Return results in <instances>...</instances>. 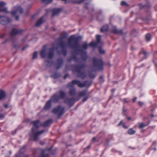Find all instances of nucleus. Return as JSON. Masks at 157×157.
Returning a JSON list of instances; mask_svg holds the SVG:
<instances>
[{
    "label": "nucleus",
    "mask_w": 157,
    "mask_h": 157,
    "mask_svg": "<svg viewBox=\"0 0 157 157\" xmlns=\"http://www.w3.org/2000/svg\"><path fill=\"white\" fill-rule=\"evenodd\" d=\"M6 96L5 92L3 91L0 90V100L4 98Z\"/></svg>",
    "instance_id": "nucleus-17"
},
{
    "label": "nucleus",
    "mask_w": 157,
    "mask_h": 157,
    "mask_svg": "<svg viewBox=\"0 0 157 157\" xmlns=\"http://www.w3.org/2000/svg\"><path fill=\"white\" fill-rule=\"evenodd\" d=\"M97 42H91L89 44L87 45L86 43L84 44L82 46V48L85 49H86L87 48V47L88 46H90L92 47H95L97 45H98V44L99 43L101 40V36L99 35H97L96 36Z\"/></svg>",
    "instance_id": "nucleus-6"
},
{
    "label": "nucleus",
    "mask_w": 157,
    "mask_h": 157,
    "mask_svg": "<svg viewBox=\"0 0 157 157\" xmlns=\"http://www.w3.org/2000/svg\"><path fill=\"white\" fill-rule=\"evenodd\" d=\"M64 78H66L65 76H64Z\"/></svg>",
    "instance_id": "nucleus-47"
},
{
    "label": "nucleus",
    "mask_w": 157,
    "mask_h": 157,
    "mask_svg": "<svg viewBox=\"0 0 157 157\" xmlns=\"http://www.w3.org/2000/svg\"><path fill=\"white\" fill-rule=\"evenodd\" d=\"M143 53L144 55H146L147 54V52L145 51H143V52H142Z\"/></svg>",
    "instance_id": "nucleus-36"
},
{
    "label": "nucleus",
    "mask_w": 157,
    "mask_h": 157,
    "mask_svg": "<svg viewBox=\"0 0 157 157\" xmlns=\"http://www.w3.org/2000/svg\"><path fill=\"white\" fill-rule=\"evenodd\" d=\"M62 10L59 8H55L53 10V15H56L59 13Z\"/></svg>",
    "instance_id": "nucleus-16"
},
{
    "label": "nucleus",
    "mask_w": 157,
    "mask_h": 157,
    "mask_svg": "<svg viewBox=\"0 0 157 157\" xmlns=\"http://www.w3.org/2000/svg\"><path fill=\"white\" fill-rule=\"evenodd\" d=\"M93 63L94 66L97 67H101L103 64V63L101 59H98L95 58L93 59Z\"/></svg>",
    "instance_id": "nucleus-9"
},
{
    "label": "nucleus",
    "mask_w": 157,
    "mask_h": 157,
    "mask_svg": "<svg viewBox=\"0 0 157 157\" xmlns=\"http://www.w3.org/2000/svg\"><path fill=\"white\" fill-rule=\"evenodd\" d=\"M45 4H48L51 2L52 0H41Z\"/></svg>",
    "instance_id": "nucleus-24"
},
{
    "label": "nucleus",
    "mask_w": 157,
    "mask_h": 157,
    "mask_svg": "<svg viewBox=\"0 0 157 157\" xmlns=\"http://www.w3.org/2000/svg\"><path fill=\"white\" fill-rule=\"evenodd\" d=\"M107 29H104V27H103L102 28H101V32H104V31H106L107 30Z\"/></svg>",
    "instance_id": "nucleus-31"
},
{
    "label": "nucleus",
    "mask_w": 157,
    "mask_h": 157,
    "mask_svg": "<svg viewBox=\"0 0 157 157\" xmlns=\"http://www.w3.org/2000/svg\"><path fill=\"white\" fill-rule=\"evenodd\" d=\"M65 95V93L62 91H60L59 93V94H56L52 97L51 98V100H49L46 103L44 107V109H49L51 106V101L56 102H57L60 98H63Z\"/></svg>",
    "instance_id": "nucleus-2"
},
{
    "label": "nucleus",
    "mask_w": 157,
    "mask_h": 157,
    "mask_svg": "<svg viewBox=\"0 0 157 157\" xmlns=\"http://www.w3.org/2000/svg\"><path fill=\"white\" fill-rule=\"evenodd\" d=\"M21 32V30H18L16 29H13L11 33V35L12 36H14L19 33Z\"/></svg>",
    "instance_id": "nucleus-13"
},
{
    "label": "nucleus",
    "mask_w": 157,
    "mask_h": 157,
    "mask_svg": "<svg viewBox=\"0 0 157 157\" xmlns=\"http://www.w3.org/2000/svg\"><path fill=\"white\" fill-rule=\"evenodd\" d=\"M151 116L152 117H154V115L153 114H152L151 115Z\"/></svg>",
    "instance_id": "nucleus-45"
},
{
    "label": "nucleus",
    "mask_w": 157,
    "mask_h": 157,
    "mask_svg": "<svg viewBox=\"0 0 157 157\" xmlns=\"http://www.w3.org/2000/svg\"><path fill=\"white\" fill-rule=\"evenodd\" d=\"M88 83L89 82L88 81L85 82L83 83H81L78 80H73L71 82L69 83L68 85V87L71 88L70 89V94L72 95H74L75 94V89L74 88V85L77 84L79 87H82L87 86Z\"/></svg>",
    "instance_id": "nucleus-1"
},
{
    "label": "nucleus",
    "mask_w": 157,
    "mask_h": 157,
    "mask_svg": "<svg viewBox=\"0 0 157 157\" xmlns=\"http://www.w3.org/2000/svg\"><path fill=\"white\" fill-rule=\"evenodd\" d=\"M33 124V127L32 128V136L33 137L34 140H36L37 139L38 136L43 133L44 131L42 130L40 131L36 132V129L37 128L40 126L42 125L40 121L39 120H37L35 121H33L32 122Z\"/></svg>",
    "instance_id": "nucleus-3"
},
{
    "label": "nucleus",
    "mask_w": 157,
    "mask_h": 157,
    "mask_svg": "<svg viewBox=\"0 0 157 157\" xmlns=\"http://www.w3.org/2000/svg\"><path fill=\"white\" fill-rule=\"evenodd\" d=\"M83 70V67L82 66L79 65L76 67L75 71L78 73L79 76L82 78H84L86 76Z\"/></svg>",
    "instance_id": "nucleus-7"
},
{
    "label": "nucleus",
    "mask_w": 157,
    "mask_h": 157,
    "mask_svg": "<svg viewBox=\"0 0 157 157\" xmlns=\"http://www.w3.org/2000/svg\"><path fill=\"white\" fill-rule=\"evenodd\" d=\"M86 91H83L80 92L79 93V95L80 96H83L86 94Z\"/></svg>",
    "instance_id": "nucleus-21"
},
{
    "label": "nucleus",
    "mask_w": 157,
    "mask_h": 157,
    "mask_svg": "<svg viewBox=\"0 0 157 157\" xmlns=\"http://www.w3.org/2000/svg\"><path fill=\"white\" fill-rule=\"evenodd\" d=\"M151 37V35L149 34H147L146 35V40L149 41L150 40Z\"/></svg>",
    "instance_id": "nucleus-22"
},
{
    "label": "nucleus",
    "mask_w": 157,
    "mask_h": 157,
    "mask_svg": "<svg viewBox=\"0 0 157 157\" xmlns=\"http://www.w3.org/2000/svg\"><path fill=\"white\" fill-rule=\"evenodd\" d=\"M23 12L22 9L19 6H17L13 7L11 12L12 15L15 17V19L17 21L19 19L18 15Z\"/></svg>",
    "instance_id": "nucleus-4"
},
{
    "label": "nucleus",
    "mask_w": 157,
    "mask_h": 157,
    "mask_svg": "<svg viewBox=\"0 0 157 157\" xmlns=\"http://www.w3.org/2000/svg\"><path fill=\"white\" fill-rule=\"evenodd\" d=\"M99 51L100 53L104 54L105 53V51L101 48H99Z\"/></svg>",
    "instance_id": "nucleus-27"
},
{
    "label": "nucleus",
    "mask_w": 157,
    "mask_h": 157,
    "mask_svg": "<svg viewBox=\"0 0 157 157\" xmlns=\"http://www.w3.org/2000/svg\"><path fill=\"white\" fill-rule=\"evenodd\" d=\"M139 104L140 105H143L144 104V103L142 102H141V101H139Z\"/></svg>",
    "instance_id": "nucleus-34"
},
{
    "label": "nucleus",
    "mask_w": 157,
    "mask_h": 157,
    "mask_svg": "<svg viewBox=\"0 0 157 157\" xmlns=\"http://www.w3.org/2000/svg\"><path fill=\"white\" fill-rule=\"evenodd\" d=\"M127 99L126 98H124V101L126 102H128V101L127 100Z\"/></svg>",
    "instance_id": "nucleus-39"
},
{
    "label": "nucleus",
    "mask_w": 157,
    "mask_h": 157,
    "mask_svg": "<svg viewBox=\"0 0 157 157\" xmlns=\"http://www.w3.org/2000/svg\"><path fill=\"white\" fill-rule=\"evenodd\" d=\"M86 57V54L85 52H84L83 53V56L82 58L83 59H85Z\"/></svg>",
    "instance_id": "nucleus-30"
},
{
    "label": "nucleus",
    "mask_w": 157,
    "mask_h": 157,
    "mask_svg": "<svg viewBox=\"0 0 157 157\" xmlns=\"http://www.w3.org/2000/svg\"><path fill=\"white\" fill-rule=\"evenodd\" d=\"M154 150L155 151L156 150V149L155 148H154Z\"/></svg>",
    "instance_id": "nucleus-46"
},
{
    "label": "nucleus",
    "mask_w": 157,
    "mask_h": 157,
    "mask_svg": "<svg viewBox=\"0 0 157 157\" xmlns=\"http://www.w3.org/2000/svg\"><path fill=\"white\" fill-rule=\"evenodd\" d=\"M135 131L132 128L129 129L128 131V133L130 135H132L135 133Z\"/></svg>",
    "instance_id": "nucleus-19"
},
{
    "label": "nucleus",
    "mask_w": 157,
    "mask_h": 157,
    "mask_svg": "<svg viewBox=\"0 0 157 157\" xmlns=\"http://www.w3.org/2000/svg\"><path fill=\"white\" fill-rule=\"evenodd\" d=\"M123 124V125L124 128H127V127L125 126L124 125V123H123V121H121L120 123L118 124V126H119L121 125L122 124Z\"/></svg>",
    "instance_id": "nucleus-26"
},
{
    "label": "nucleus",
    "mask_w": 157,
    "mask_h": 157,
    "mask_svg": "<svg viewBox=\"0 0 157 157\" xmlns=\"http://www.w3.org/2000/svg\"><path fill=\"white\" fill-rule=\"evenodd\" d=\"M54 113L57 114L60 117L63 114L64 112V108L59 106L57 108L54 109L52 111Z\"/></svg>",
    "instance_id": "nucleus-8"
},
{
    "label": "nucleus",
    "mask_w": 157,
    "mask_h": 157,
    "mask_svg": "<svg viewBox=\"0 0 157 157\" xmlns=\"http://www.w3.org/2000/svg\"><path fill=\"white\" fill-rule=\"evenodd\" d=\"M90 147V145L88 146L87 147V148H89Z\"/></svg>",
    "instance_id": "nucleus-44"
},
{
    "label": "nucleus",
    "mask_w": 157,
    "mask_h": 157,
    "mask_svg": "<svg viewBox=\"0 0 157 157\" xmlns=\"http://www.w3.org/2000/svg\"><path fill=\"white\" fill-rule=\"evenodd\" d=\"M95 76L94 74H93V72H91L89 73V77L90 78H94Z\"/></svg>",
    "instance_id": "nucleus-28"
},
{
    "label": "nucleus",
    "mask_w": 157,
    "mask_h": 157,
    "mask_svg": "<svg viewBox=\"0 0 157 157\" xmlns=\"http://www.w3.org/2000/svg\"><path fill=\"white\" fill-rule=\"evenodd\" d=\"M86 0H75L72 2L76 4H80L82 3L83 2H85Z\"/></svg>",
    "instance_id": "nucleus-20"
},
{
    "label": "nucleus",
    "mask_w": 157,
    "mask_h": 157,
    "mask_svg": "<svg viewBox=\"0 0 157 157\" xmlns=\"http://www.w3.org/2000/svg\"><path fill=\"white\" fill-rule=\"evenodd\" d=\"M74 101V99L71 98L70 99H67L64 101V102L68 104L69 105L71 106L72 105V103H73Z\"/></svg>",
    "instance_id": "nucleus-14"
},
{
    "label": "nucleus",
    "mask_w": 157,
    "mask_h": 157,
    "mask_svg": "<svg viewBox=\"0 0 157 157\" xmlns=\"http://www.w3.org/2000/svg\"><path fill=\"white\" fill-rule=\"evenodd\" d=\"M25 47H24V48H22V50H23H23H25Z\"/></svg>",
    "instance_id": "nucleus-43"
},
{
    "label": "nucleus",
    "mask_w": 157,
    "mask_h": 157,
    "mask_svg": "<svg viewBox=\"0 0 157 157\" xmlns=\"http://www.w3.org/2000/svg\"><path fill=\"white\" fill-rule=\"evenodd\" d=\"M63 1H64L65 2V3H66L67 2V0H62Z\"/></svg>",
    "instance_id": "nucleus-42"
},
{
    "label": "nucleus",
    "mask_w": 157,
    "mask_h": 157,
    "mask_svg": "<svg viewBox=\"0 0 157 157\" xmlns=\"http://www.w3.org/2000/svg\"><path fill=\"white\" fill-rule=\"evenodd\" d=\"M37 52H34L33 55V59H36L37 57Z\"/></svg>",
    "instance_id": "nucleus-25"
},
{
    "label": "nucleus",
    "mask_w": 157,
    "mask_h": 157,
    "mask_svg": "<svg viewBox=\"0 0 157 157\" xmlns=\"http://www.w3.org/2000/svg\"><path fill=\"white\" fill-rule=\"evenodd\" d=\"M10 21L8 18L6 17H0V23L3 25H5L8 23Z\"/></svg>",
    "instance_id": "nucleus-11"
},
{
    "label": "nucleus",
    "mask_w": 157,
    "mask_h": 157,
    "mask_svg": "<svg viewBox=\"0 0 157 157\" xmlns=\"http://www.w3.org/2000/svg\"><path fill=\"white\" fill-rule=\"evenodd\" d=\"M43 17L41 18L40 19L37 21L36 25L37 26H39L41 25L43 22Z\"/></svg>",
    "instance_id": "nucleus-15"
},
{
    "label": "nucleus",
    "mask_w": 157,
    "mask_h": 157,
    "mask_svg": "<svg viewBox=\"0 0 157 157\" xmlns=\"http://www.w3.org/2000/svg\"><path fill=\"white\" fill-rule=\"evenodd\" d=\"M5 115L2 114H0V119H2L4 117Z\"/></svg>",
    "instance_id": "nucleus-32"
},
{
    "label": "nucleus",
    "mask_w": 157,
    "mask_h": 157,
    "mask_svg": "<svg viewBox=\"0 0 157 157\" xmlns=\"http://www.w3.org/2000/svg\"><path fill=\"white\" fill-rule=\"evenodd\" d=\"M4 106L6 108H7L8 107V104H5L4 105Z\"/></svg>",
    "instance_id": "nucleus-35"
},
{
    "label": "nucleus",
    "mask_w": 157,
    "mask_h": 157,
    "mask_svg": "<svg viewBox=\"0 0 157 157\" xmlns=\"http://www.w3.org/2000/svg\"><path fill=\"white\" fill-rule=\"evenodd\" d=\"M122 6H127L128 5L126 2L124 1H122L121 3Z\"/></svg>",
    "instance_id": "nucleus-29"
},
{
    "label": "nucleus",
    "mask_w": 157,
    "mask_h": 157,
    "mask_svg": "<svg viewBox=\"0 0 157 157\" xmlns=\"http://www.w3.org/2000/svg\"><path fill=\"white\" fill-rule=\"evenodd\" d=\"M113 32L115 33H117V29H115L113 31Z\"/></svg>",
    "instance_id": "nucleus-38"
},
{
    "label": "nucleus",
    "mask_w": 157,
    "mask_h": 157,
    "mask_svg": "<svg viewBox=\"0 0 157 157\" xmlns=\"http://www.w3.org/2000/svg\"><path fill=\"white\" fill-rule=\"evenodd\" d=\"M76 38L74 36H71L69 39L68 41V45L70 47H75Z\"/></svg>",
    "instance_id": "nucleus-10"
},
{
    "label": "nucleus",
    "mask_w": 157,
    "mask_h": 157,
    "mask_svg": "<svg viewBox=\"0 0 157 157\" xmlns=\"http://www.w3.org/2000/svg\"><path fill=\"white\" fill-rule=\"evenodd\" d=\"M130 119H131V117H128V120H130Z\"/></svg>",
    "instance_id": "nucleus-41"
},
{
    "label": "nucleus",
    "mask_w": 157,
    "mask_h": 157,
    "mask_svg": "<svg viewBox=\"0 0 157 157\" xmlns=\"http://www.w3.org/2000/svg\"><path fill=\"white\" fill-rule=\"evenodd\" d=\"M54 51V48H50L48 54V55L46 52V49L44 47L43 48L40 52L41 56L43 58H45L48 56L49 58H51L53 56Z\"/></svg>",
    "instance_id": "nucleus-5"
},
{
    "label": "nucleus",
    "mask_w": 157,
    "mask_h": 157,
    "mask_svg": "<svg viewBox=\"0 0 157 157\" xmlns=\"http://www.w3.org/2000/svg\"><path fill=\"white\" fill-rule=\"evenodd\" d=\"M87 99H88L87 97H86V98H83V99L82 100V101L83 102H85L87 100Z\"/></svg>",
    "instance_id": "nucleus-33"
},
{
    "label": "nucleus",
    "mask_w": 157,
    "mask_h": 157,
    "mask_svg": "<svg viewBox=\"0 0 157 157\" xmlns=\"http://www.w3.org/2000/svg\"><path fill=\"white\" fill-rule=\"evenodd\" d=\"M52 122L51 120H49L45 121L42 125L44 127H46L48 126Z\"/></svg>",
    "instance_id": "nucleus-18"
},
{
    "label": "nucleus",
    "mask_w": 157,
    "mask_h": 157,
    "mask_svg": "<svg viewBox=\"0 0 157 157\" xmlns=\"http://www.w3.org/2000/svg\"><path fill=\"white\" fill-rule=\"evenodd\" d=\"M137 99V98L136 97H135L134 98H133L132 99V101H133L134 102L136 100V99Z\"/></svg>",
    "instance_id": "nucleus-37"
},
{
    "label": "nucleus",
    "mask_w": 157,
    "mask_h": 157,
    "mask_svg": "<svg viewBox=\"0 0 157 157\" xmlns=\"http://www.w3.org/2000/svg\"><path fill=\"white\" fill-rule=\"evenodd\" d=\"M147 125V124H144L143 123H140L139 125V127L140 128H142Z\"/></svg>",
    "instance_id": "nucleus-23"
},
{
    "label": "nucleus",
    "mask_w": 157,
    "mask_h": 157,
    "mask_svg": "<svg viewBox=\"0 0 157 157\" xmlns=\"http://www.w3.org/2000/svg\"><path fill=\"white\" fill-rule=\"evenodd\" d=\"M95 139H96L95 137H94L93 139V140L95 141Z\"/></svg>",
    "instance_id": "nucleus-40"
},
{
    "label": "nucleus",
    "mask_w": 157,
    "mask_h": 157,
    "mask_svg": "<svg viewBox=\"0 0 157 157\" xmlns=\"http://www.w3.org/2000/svg\"><path fill=\"white\" fill-rule=\"evenodd\" d=\"M6 5V3L3 2H0V12L1 11L7 13V8L4 6Z\"/></svg>",
    "instance_id": "nucleus-12"
}]
</instances>
